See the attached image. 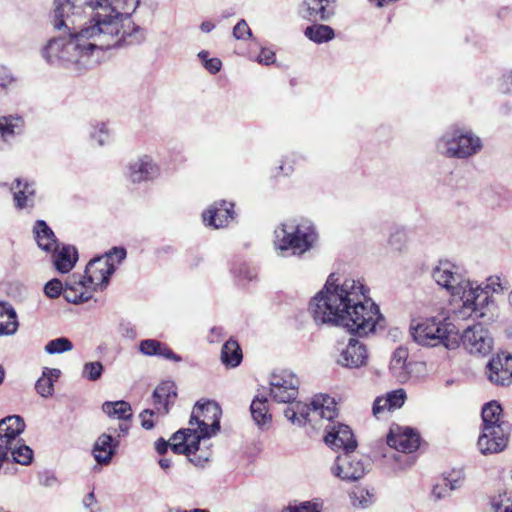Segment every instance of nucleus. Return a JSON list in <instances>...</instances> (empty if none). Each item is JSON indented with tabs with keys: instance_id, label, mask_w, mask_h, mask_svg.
Returning <instances> with one entry per match:
<instances>
[{
	"instance_id": "obj_1",
	"label": "nucleus",
	"mask_w": 512,
	"mask_h": 512,
	"mask_svg": "<svg viewBox=\"0 0 512 512\" xmlns=\"http://www.w3.org/2000/svg\"><path fill=\"white\" fill-rule=\"evenodd\" d=\"M52 24L63 31L43 47L42 57L51 65L75 72L100 63L104 51L135 45L145 31L132 20L140 0H53Z\"/></svg>"
},
{
	"instance_id": "obj_2",
	"label": "nucleus",
	"mask_w": 512,
	"mask_h": 512,
	"mask_svg": "<svg viewBox=\"0 0 512 512\" xmlns=\"http://www.w3.org/2000/svg\"><path fill=\"white\" fill-rule=\"evenodd\" d=\"M367 293L359 280L347 278L336 283L331 274L311 299L308 310L317 324L341 326L350 333L366 336L382 320L379 307Z\"/></svg>"
},
{
	"instance_id": "obj_3",
	"label": "nucleus",
	"mask_w": 512,
	"mask_h": 512,
	"mask_svg": "<svg viewBox=\"0 0 512 512\" xmlns=\"http://www.w3.org/2000/svg\"><path fill=\"white\" fill-rule=\"evenodd\" d=\"M221 409L216 402H197L189 420V428L180 429L171 438L176 454L198 452L201 439L210 438L220 429Z\"/></svg>"
},
{
	"instance_id": "obj_4",
	"label": "nucleus",
	"mask_w": 512,
	"mask_h": 512,
	"mask_svg": "<svg viewBox=\"0 0 512 512\" xmlns=\"http://www.w3.org/2000/svg\"><path fill=\"white\" fill-rule=\"evenodd\" d=\"M274 247L278 255L302 256L313 249L318 242L314 224L306 219L288 220L275 230Z\"/></svg>"
},
{
	"instance_id": "obj_5",
	"label": "nucleus",
	"mask_w": 512,
	"mask_h": 512,
	"mask_svg": "<svg viewBox=\"0 0 512 512\" xmlns=\"http://www.w3.org/2000/svg\"><path fill=\"white\" fill-rule=\"evenodd\" d=\"M409 331L412 339L421 346H444L449 350L459 347L460 337L454 324L447 317L439 319L435 316L424 319H413Z\"/></svg>"
},
{
	"instance_id": "obj_6",
	"label": "nucleus",
	"mask_w": 512,
	"mask_h": 512,
	"mask_svg": "<svg viewBox=\"0 0 512 512\" xmlns=\"http://www.w3.org/2000/svg\"><path fill=\"white\" fill-rule=\"evenodd\" d=\"M482 420V433L477 442L480 452H501L507 446L511 426L503 419L502 407L497 401H491L483 406Z\"/></svg>"
},
{
	"instance_id": "obj_7",
	"label": "nucleus",
	"mask_w": 512,
	"mask_h": 512,
	"mask_svg": "<svg viewBox=\"0 0 512 512\" xmlns=\"http://www.w3.org/2000/svg\"><path fill=\"white\" fill-rule=\"evenodd\" d=\"M436 148L446 157L467 159L481 151L482 141L470 130L451 127L438 139Z\"/></svg>"
},
{
	"instance_id": "obj_8",
	"label": "nucleus",
	"mask_w": 512,
	"mask_h": 512,
	"mask_svg": "<svg viewBox=\"0 0 512 512\" xmlns=\"http://www.w3.org/2000/svg\"><path fill=\"white\" fill-rule=\"evenodd\" d=\"M290 403L291 405L284 410V415L293 424L316 423L318 420L331 421L337 415L336 402L329 395H317L310 404L294 401Z\"/></svg>"
},
{
	"instance_id": "obj_9",
	"label": "nucleus",
	"mask_w": 512,
	"mask_h": 512,
	"mask_svg": "<svg viewBox=\"0 0 512 512\" xmlns=\"http://www.w3.org/2000/svg\"><path fill=\"white\" fill-rule=\"evenodd\" d=\"M459 298L463 302L464 313L470 317L492 321L497 315L495 299L482 290L480 285L470 282Z\"/></svg>"
},
{
	"instance_id": "obj_10",
	"label": "nucleus",
	"mask_w": 512,
	"mask_h": 512,
	"mask_svg": "<svg viewBox=\"0 0 512 512\" xmlns=\"http://www.w3.org/2000/svg\"><path fill=\"white\" fill-rule=\"evenodd\" d=\"M434 281L446 289L453 297H460L471 282L459 272V268L449 260H440L432 270Z\"/></svg>"
},
{
	"instance_id": "obj_11",
	"label": "nucleus",
	"mask_w": 512,
	"mask_h": 512,
	"mask_svg": "<svg viewBox=\"0 0 512 512\" xmlns=\"http://www.w3.org/2000/svg\"><path fill=\"white\" fill-rule=\"evenodd\" d=\"M115 270V264L109 262L108 258L97 257L87 264L85 275L82 276V279L87 282L89 290L93 293V291L102 290L107 287L110 277Z\"/></svg>"
},
{
	"instance_id": "obj_12",
	"label": "nucleus",
	"mask_w": 512,
	"mask_h": 512,
	"mask_svg": "<svg viewBox=\"0 0 512 512\" xmlns=\"http://www.w3.org/2000/svg\"><path fill=\"white\" fill-rule=\"evenodd\" d=\"M299 380L291 372L282 371L270 377V395L279 403H290L298 396Z\"/></svg>"
},
{
	"instance_id": "obj_13",
	"label": "nucleus",
	"mask_w": 512,
	"mask_h": 512,
	"mask_svg": "<svg viewBox=\"0 0 512 512\" xmlns=\"http://www.w3.org/2000/svg\"><path fill=\"white\" fill-rule=\"evenodd\" d=\"M346 452L336 457L334 464L331 466V473L343 481H357L361 479L366 471L367 465L358 455Z\"/></svg>"
},
{
	"instance_id": "obj_14",
	"label": "nucleus",
	"mask_w": 512,
	"mask_h": 512,
	"mask_svg": "<svg viewBox=\"0 0 512 512\" xmlns=\"http://www.w3.org/2000/svg\"><path fill=\"white\" fill-rule=\"evenodd\" d=\"M460 343L471 354L486 355L493 347V339L485 327L475 324L467 327L460 336Z\"/></svg>"
},
{
	"instance_id": "obj_15",
	"label": "nucleus",
	"mask_w": 512,
	"mask_h": 512,
	"mask_svg": "<svg viewBox=\"0 0 512 512\" xmlns=\"http://www.w3.org/2000/svg\"><path fill=\"white\" fill-rule=\"evenodd\" d=\"M159 166L149 155H141L129 162L127 177L132 183L150 181L158 177Z\"/></svg>"
},
{
	"instance_id": "obj_16",
	"label": "nucleus",
	"mask_w": 512,
	"mask_h": 512,
	"mask_svg": "<svg viewBox=\"0 0 512 512\" xmlns=\"http://www.w3.org/2000/svg\"><path fill=\"white\" fill-rule=\"evenodd\" d=\"M387 444L397 451L412 453L418 449L420 437L409 427L394 425L387 436Z\"/></svg>"
},
{
	"instance_id": "obj_17",
	"label": "nucleus",
	"mask_w": 512,
	"mask_h": 512,
	"mask_svg": "<svg viewBox=\"0 0 512 512\" xmlns=\"http://www.w3.org/2000/svg\"><path fill=\"white\" fill-rule=\"evenodd\" d=\"M488 379L496 385H509L512 382V356L508 353H499L494 356L486 366Z\"/></svg>"
},
{
	"instance_id": "obj_18",
	"label": "nucleus",
	"mask_w": 512,
	"mask_h": 512,
	"mask_svg": "<svg viewBox=\"0 0 512 512\" xmlns=\"http://www.w3.org/2000/svg\"><path fill=\"white\" fill-rule=\"evenodd\" d=\"M366 347L358 340L350 339L349 342L340 350L336 359L337 364L345 368H359L367 363Z\"/></svg>"
},
{
	"instance_id": "obj_19",
	"label": "nucleus",
	"mask_w": 512,
	"mask_h": 512,
	"mask_svg": "<svg viewBox=\"0 0 512 512\" xmlns=\"http://www.w3.org/2000/svg\"><path fill=\"white\" fill-rule=\"evenodd\" d=\"M325 443L333 450L343 449L353 452L357 447V441L349 426L344 424L333 425L324 437Z\"/></svg>"
},
{
	"instance_id": "obj_20",
	"label": "nucleus",
	"mask_w": 512,
	"mask_h": 512,
	"mask_svg": "<svg viewBox=\"0 0 512 512\" xmlns=\"http://www.w3.org/2000/svg\"><path fill=\"white\" fill-rule=\"evenodd\" d=\"M14 206L18 210L32 209L35 206L36 186L34 182L16 178L11 184Z\"/></svg>"
},
{
	"instance_id": "obj_21",
	"label": "nucleus",
	"mask_w": 512,
	"mask_h": 512,
	"mask_svg": "<svg viewBox=\"0 0 512 512\" xmlns=\"http://www.w3.org/2000/svg\"><path fill=\"white\" fill-rule=\"evenodd\" d=\"M24 429V420L18 415L7 416L0 420V445H4L9 451L12 445L21 442L19 436Z\"/></svg>"
},
{
	"instance_id": "obj_22",
	"label": "nucleus",
	"mask_w": 512,
	"mask_h": 512,
	"mask_svg": "<svg viewBox=\"0 0 512 512\" xmlns=\"http://www.w3.org/2000/svg\"><path fill=\"white\" fill-rule=\"evenodd\" d=\"M24 121L18 116L0 117V141L2 138L6 141L5 146L0 148V152H6L12 149L17 138L23 133Z\"/></svg>"
},
{
	"instance_id": "obj_23",
	"label": "nucleus",
	"mask_w": 512,
	"mask_h": 512,
	"mask_svg": "<svg viewBox=\"0 0 512 512\" xmlns=\"http://www.w3.org/2000/svg\"><path fill=\"white\" fill-rule=\"evenodd\" d=\"M66 301L79 304L87 302L92 298V292L87 286V282L82 279V275L73 274L66 282L63 289Z\"/></svg>"
},
{
	"instance_id": "obj_24",
	"label": "nucleus",
	"mask_w": 512,
	"mask_h": 512,
	"mask_svg": "<svg viewBox=\"0 0 512 512\" xmlns=\"http://www.w3.org/2000/svg\"><path fill=\"white\" fill-rule=\"evenodd\" d=\"M406 398V392L402 388L388 392L384 396L377 397L373 403L372 409L374 416L379 419L385 413L401 408Z\"/></svg>"
},
{
	"instance_id": "obj_25",
	"label": "nucleus",
	"mask_w": 512,
	"mask_h": 512,
	"mask_svg": "<svg viewBox=\"0 0 512 512\" xmlns=\"http://www.w3.org/2000/svg\"><path fill=\"white\" fill-rule=\"evenodd\" d=\"M232 207L231 203L228 204L225 201L215 203L203 213V221L213 228H222L233 219Z\"/></svg>"
},
{
	"instance_id": "obj_26",
	"label": "nucleus",
	"mask_w": 512,
	"mask_h": 512,
	"mask_svg": "<svg viewBox=\"0 0 512 512\" xmlns=\"http://www.w3.org/2000/svg\"><path fill=\"white\" fill-rule=\"evenodd\" d=\"M119 445V441L111 435L103 433L95 441L93 456L98 464H109Z\"/></svg>"
},
{
	"instance_id": "obj_27",
	"label": "nucleus",
	"mask_w": 512,
	"mask_h": 512,
	"mask_svg": "<svg viewBox=\"0 0 512 512\" xmlns=\"http://www.w3.org/2000/svg\"><path fill=\"white\" fill-rule=\"evenodd\" d=\"M176 396L174 383L167 381L158 385L153 392V402L158 413L167 414L169 412V404L174 402Z\"/></svg>"
},
{
	"instance_id": "obj_28",
	"label": "nucleus",
	"mask_w": 512,
	"mask_h": 512,
	"mask_svg": "<svg viewBox=\"0 0 512 512\" xmlns=\"http://www.w3.org/2000/svg\"><path fill=\"white\" fill-rule=\"evenodd\" d=\"M19 329L16 310L8 302H0V337L13 336Z\"/></svg>"
},
{
	"instance_id": "obj_29",
	"label": "nucleus",
	"mask_w": 512,
	"mask_h": 512,
	"mask_svg": "<svg viewBox=\"0 0 512 512\" xmlns=\"http://www.w3.org/2000/svg\"><path fill=\"white\" fill-rule=\"evenodd\" d=\"M139 351L147 356H161L174 362L182 361V358L175 354L167 345L155 339L142 340L139 343Z\"/></svg>"
},
{
	"instance_id": "obj_30",
	"label": "nucleus",
	"mask_w": 512,
	"mask_h": 512,
	"mask_svg": "<svg viewBox=\"0 0 512 512\" xmlns=\"http://www.w3.org/2000/svg\"><path fill=\"white\" fill-rule=\"evenodd\" d=\"M34 238L42 250L51 252L56 250L57 239L52 229L44 220H37L33 226Z\"/></svg>"
},
{
	"instance_id": "obj_31",
	"label": "nucleus",
	"mask_w": 512,
	"mask_h": 512,
	"mask_svg": "<svg viewBox=\"0 0 512 512\" xmlns=\"http://www.w3.org/2000/svg\"><path fill=\"white\" fill-rule=\"evenodd\" d=\"M308 16L315 20L328 21L335 14L334 0H307Z\"/></svg>"
},
{
	"instance_id": "obj_32",
	"label": "nucleus",
	"mask_w": 512,
	"mask_h": 512,
	"mask_svg": "<svg viewBox=\"0 0 512 512\" xmlns=\"http://www.w3.org/2000/svg\"><path fill=\"white\" fill-rule=\"evenodd\" d=\"M53 262L56 269L61 273L69 272L78 260V253L75 247L65 245L59 250H54Z\"/></svg>"
},
{
	"instance_id": "obj_33",
	"label": "nucleus",
	"mask_w": 512,
	"mask_h": 512,
	"mask_svg": "<svg viewBox=\"0 0 512 512\" xmlns=\"http://www.w3.org/2000/svg\"><path fill=\"white\" fill-rule=\"evenodd\" d=\"M250 412L254 423L260 428H266L270 425L272 415L269 413L267 398L256 396L251 405Z\"/></svg>"
},
{
	"instance_id": "obj_34",
	"label": "nucleus",
	"mask_w": 512,
	"mask_h": 512,
	"mask_svg": "<svg viewBox=\"0 0 512 512\" xmlns=\"http://www.w3.org/2000/svg\"><path fill=\"white\" fill-rule=\"evenodd\" d=\"M408 358V350L405 347H398L392 355L390 361V370L393 375L401 382L406 381L409 377V372L406 367V360Z\"/></svg>"
},
{
	"instance_id": "obj_35",
	"label": "nucleus",
	"mask_w": 512,
	"mask_h": 512,
	"mask_svg": "<svg viewBox=\"0 0 512 512\" xmlns=\"http://www.w3.org/2000/svg\"><path fill=\"white\" fill-rule=\"evenodd\" d=\"M61 371L56 368H45L37 380L35 388L42 397H49L54 391V382L58 380Z\"/></svg>"
},
{
	"instance_id": "obj_36",
	"label": "nucleus",
	"mask_w": 512,
	"mask_h": 512,
	"mask_svg": "<svg viewBox=\"0 0 512 512\" xmlns=\"http://www.w3.org/2000/svg\"><path fill=\"white\" fill-rule=\"evenodd\" d=\"M221 360L227 367H236L242 361V351L235 340H228L222 347Z\"/></svg>"
},
{
	"instance_id": "obj_37",
	"label": "nucleus",
	"mask_w": 512,
	"mask_h": 512,
	"mask_svg": "<svg viewBox=\"0 0 512 512\" xmlns=\"http://www.w3.org/2000/svg\"><path fill=\"white\" fill-rule=\"evenodd\" d=\"M102 410L109 417L127 420L132 416L131 406L128 402L120 400L115 402H105Z\"/></svg>"
},
{
	"instance_id": "obj_38",
	"label": "nucleus",
	"mask_w": 512,
	"mask_h": 512,
	"mask_svg": "<svg viewBox=\"0 0 512 512\" xmlns=\"http://www.w3.org/2000/svg\"><path fill=\"white\" fill-rule=\"evenodd\" d=\"M305 36L311 41L320 44L332 40L335 34L330 26L314 24L305 29Z\"/></svg>"
},
{
	"instance_id": "obj_39",
	"label": "nucleus",
	"mask_w": 512,
	"mask_h": 512,
	"mask_svg": "<svg viewBox=\"0 0 512 512\" xmlns=\"http://www.w3.org/2000/svg\"><path fill=\"white\" fill-rule=\"evenodd\" d=\"M9 452L13 460L21 465H28L33 459L32 449L22 442L12 445V448H9Z\"/></svg>"
},
{
	"instance_id": "obj_40",
	"label": "nucleus",
	"mask_w": 512,
	"mask_h": 512,
	"mask_svg": "<svg viewBox=\"0 0 512 512\" xmlns=\"http://www.w3.org/2000/svg\"><path fill=\"white\" fill-rule=\"evenodd\" d=\"M73 349L72 342L66 337H59L49 341L45 345V352L48 354H60L71 351Z\"/></svg>"
},
{
	"instance_id": "obj_41",
	"label": "nucleus",
	"mask_w": 512,
	"mask_h": 512,
	"mask_svg": "<svg viewBox=\"0 0 512 512\" xmlns=\"http://www.w3.org/2000/svg\"><path fill=\"white\" fill-rule=\"evenodd\" d=\"M465 478L463 469H452L444 475L443 481L449 486L450 490L455 491L463 487Z\"/></svg>"
},
{
	"instance_id": "obj_42",
	"label": "nucleus",
	"mask_w": 512,
	"mask_h": 512,
	"mask_svg": "<svg viewBox=\"0 0 512 512\" xmlns=\"http://www.w3.org/2000/svg\"><path fill=\"white\" fill-rule=\"evenodd\" d=\"M104 367L101 362H87L83 366L82 377L89 381H97L103 373Z\"/></svg>"
},
{
	"instance_id": "obj_43",
	"label": "nucleus",
	"mask_w": 512,
	"mask_h": 512,
	"mask_svg": "<svg viewBox=\"0 0 512 512\" xmlns=\"http://www.w3.org/2000/svg\"><path fill=\"white\" fill-rule=\"evenodd\" d=\"M506 282L503 283L499 276H490L482 290L487 292L488 295L502 294L507 289Z\"/></svg>"
},
{
	"instance_id": "obj_44",
	"label": "nucleus",
	"mask_w": 512,
	"mask_h": 512,
	"mask_svg": "<svg viewBox=\"0 0 512 512\" xmlns=\"http://www.w3.org/2000/svg\"><path fill=\"white\" fill-rule=\"evenodd\" d=\"M90 136L99 146H103L109 141V132L103 123L94 126L90 132Z\"/></svg>"
},
{
	"instance_id": "obj_45",
	"label": "nucleus",
	"mask_w": 512,
	"mask_h": 512,
	"mask_svg": "<svg viewBox=\"0 0 512 512\" xmlns=\"http://www.w3.org/2000/svg\"><path fill=\"white\" fill-rule=\"evenodd\" d=\"M232 33L236 40H247L252 37L251 29L244 19L237 22Z\"/></svg>"
},
{
	"instance_id": "obj_46",
	"label": "nucleus",
	"mask_w": 512,
	"mask_h": 512,
	"mask_svg": "<svg viewBox=\"0 0 512 512\" xmlns=\"http://www.w3.org/2000/svg\"><path fill=\"white\" fill-rule=\"evenodd\" d=\"M321 504L317 502L306 501L299 505L289 506L282 512H320Z\"/></svg>"
},
{
	"instance_id": "obj_47",
	"label": "nucleus",
	"mask_w": 512,
	"mask_h": 512,
	"mask_svg": "<svg viewBox=\"0 0 512 512\" xmlns=\"http://www.w3.org/2000/svg\"><path fill=\"white\" fill-rule=\"evenodd\" d=\"M64 286L59 279H52L46 283L44 293L49 298H57L63 292Z\"/></svg>"
},
{
	"instance_id": "obj_48",
	"label": "nucleus",
	"mask_w": 512,
	"mask_h": 512,
	"mask_svg": "<svg viewBox=\"0 0 512 512\" xmlns=\"http://www.w3.org/2000/svg\"><path fill=\"white\" fill-rule=\"evenodd\" d=\"M406 243V235L404 231L397 230L389 236L388 244L396 251H401Z\"/></svg>"
},
{
	"instance_id": "obj_49",
	"label": "nucleus",
	"mask_w": 512,
	"mask_h": 512,
	"mask_svg": "<svg viewBox=\"0 0 512 512\" xmlns=\"http://www.w3.org/2000/svg\"><path fill=\"white\" fill-rule=\"evenodd\" d=\"M197 453L198 452L185 453L184 455H186L188 457L189 462H191L195 466L204 467L211 457V452L204 451L199 454Z\"/></svg>"
},
{
	"instance_id": "obj_50",
	"label": "nucleus",
	"mask_w": 512,
	"mask_h": 512,
	"mask_svg": "<svg viewBox=\"0 0 512 512\" xmlns=\"http://www.w3.org/2000/svg\"><path fill=\"white\" fill-rule=\"evenodd\" d=\"M452 491L453 490H450L449 486L443 481L442 483L434 485L431 495L435 501H439L449 497Z\"/></svg>"
},
{
	"instance_id": "obj_51",
	"label": "nucleus",
	"mask_w": 512,
	"mask_h": 512,
	"mask_svg": "<svg viewBox=\"0 0 512 512\" xmlns=\"http://www.w3.org/2000/svg\"><path fill=\"white\" fill-rule=\"evenodd\" d=\"M498 89L502 93L512 95V70L501 76L498 82Z\"/></svg>"
},
{
	"instance_id": "obj_52",
	"label": "nucleus",
	"mask_w": 512,
	"mask_h": 512,
	"mask_svg": "<svg viewBox=\"0 0 512 512\" xmlns=\"http://www.w3.org/2000/svg\"><path fill=\"white\" fill-rule=\"evenodd\" d=\"M101 257L108 258L109 262L114 263V260H116L117 263H120L126 258V250L123 247H113L109 252Z\"/></svg>"
},
{
	"instance_id": "obj_53",
	"label": "nucleus",
	"mask_w": 512,
	"mask_h": 512,
	"mask_svg": "<svg viewBox=\"0 0 512 512\" xmlns=\"http://www.w3.org/2000/svg\"><path fill=\"white\" fill-rule=\"evenodd\" d=\"M256 61L264 65H270L275 61V53L268 48H262Z\"/></svg>"
},
{
	"instance_id": "obj_54",
	"label": "nucleus",
	"mask_w": 512,
	"mask_h": 512,
	"mask_svg": "<svg viewBox=\"0 0 512 512\" xmlns=\"http://www.w3.org/2000/svg\"><path fill=\"white\" fill-rule=\"evenodd\" d=\"M236 275L238 278L242 280L252 281L256 278L257 274L255 269L243 264L239 267L238 271L236 272Z\"/></svg>"
},
{
	"instance_id": "obj_55",
	"label": "nucleus",
	"mask_w": 512,
	"mask_h": 512,
	"mask_svg": "<svg viewBox=\"0 0 512 512\" xmlns=\"http://www.w3.org/2000/svg\"><path fill=\"white\" fill-rule=\"evenodd\" d=\"M492 508L495 512H512V502L505 504L500 497L495 498L492 501Z\"/></svg>"
},
{
	"instance_id": "obj_56",
	"label": "nucleus",
	"mask_w": 512,
	"mask_h": 512,
	"mask_svg": "<svg viewBox=\"0 0 512 512\" xmlns=\"http://www.w3.org/2000/svg\"><path fill=\"white\" fill-rule=\"evenodd\" d=\"M204 67L210 73L216 74L217 72L220 71V69L222 67V62L219 58H216V57L210 58L209 60L206 61V63L204 64Z\"/></svg>"
},
{
	"instance_id": "obj_57",
	"label": "nucleus",
	"mask_w": 512,
	"mask_h": 512,
	"mask_svg": "<svg viewBox=\"0 0 512 512\" xmlns=\"http://www.w3.org/2000/svg\"><path fill=\"white\" fill-rule=\"evenodd\" d=\"M39 482L42 486L49 487V488L55 487L59 483L56 476L54 474H50V473H46V474L42 475L39 479Z\"/></svg>"
},
{
	"instance_id": "obj_58",
	"label": "nucleus",
	"mask_w": 512,
	"mask_h": 512,
	"mask_svg": "<svg viewBox=\"0 0 512 512\" xmlns=\"http://www.w3.org/2000/svg\"><path fill=\"white\" fill-rule=\"evenodd\" d=\"M11 82L12 76L9 70L4 66H0V90L7 87Z\"/></svg>"
},
{
	"instance_id": "obj_59",
	"label": "nucleus",
	"mask_w": 512,
	"mask_h": 512,
	"mask_svg": "<svg viewBox=\"0 0 512 512\" xmlns=\"http://www.w3.org/2000/svg\"><path fill=\"white\" fill-rule=\"evenodd\" d=\"M154 415V411L152 410H144L141 414H140V418H141V425L144 429L146 430H149L153 427V422L147 418V416H153Z\"/></svg>"
},
{
	"instance_id": "obj_60",
	"label": "nucleus",
	"mask_w": 512,
	"mask_h": 512,
	"mask_svg": "<svg viewBox=\"0 0 512 512\" xmlns=\"http://www.w3.org/2000/svg\"><path fill=\"white\" fill-rule=\"evenodd\" d=\"M168 447H171V441L167 442L162 438L158 439L155 443V449L159 454H164Z\"/></svg>"
},
{
	"instance_id": "obj_61",
	"label": "nucleus",
	"mask_w": 512,
	"mask_h": 512,
	"mask_svg": "<svg viewBox=\"0 0 512 512\" xmlns=\"http://www.w3.org/2000/svg\"><path fill=\"white\" fill-rule=\"evenodd\" d=\"M215 28V24L211 21H203L200 25V29L204 33H210Z\"/></svg>"
},
{
	"instance_id": "obj_62",
	"label": "nucleus",
	"mask_w": 512,
	"mask_h": 512,
	"mask_svg": "<svg viewBox=\"0 0 512 512\" xmlns=\"http://www.w3.org/2000/svg\"><path fill=\"white\" fill-rule=\"evenodd\" d=\"M95 502L94 493H89L83 499V504L86 508H89Z\"/></svg>"
},
{
	"instance_id": "obj_63",
	"label": "nucleus",
	"mask_w": 512,
	"mask_h": 512,
	"mask_svg": "<svg viewBox=\"0 0 512 512\" xmlns=\"http://www.w3.org/2000/svg\"><path fill=\"white\" fill-rule=\"evenodd\" d=\"M159 465H160V467H161L163 470H165V471H166V470H168V469L171 467L172 462H171V460H170V459H168V458H161V459L159 460Z\"/></svg>"
},
{
	"instance_id": "obj_64",
	"label": "nucleus",
	"mask_w": 512,
	"mask_h": 512,
	"mask_svg": "<svg viewBox=\"0 0 512 512\" xmlns=\"http://www.w3.org/2000/svg\"><path fill=\"white\" fill-rule=\"evenodd\" d=\"M198 57L199 59L202 61L203 65L206 63L207 60L210 59L209 57V52L208 51H205V50H202L198 53Z\"/></svg>"
}]
</instances>
